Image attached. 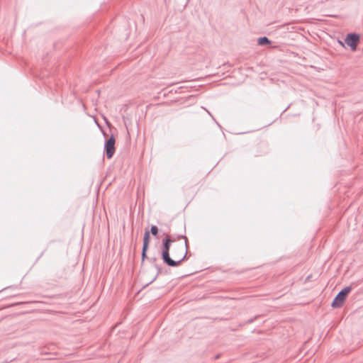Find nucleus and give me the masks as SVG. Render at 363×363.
Here are the masks:
<instances>
[{"instance_id": "2", "label": "nucleus", "mask_w": 363, "mask_h": 363, "mask_svg": "<svg viewBox=\"0 0 363 363\" xmlns=\"http://www.w3.org/2000/svg\"><path fill=\"white\" fill-rule=\"evenodd\" d=\"M351 290L352 287L350 286H347L342 289L340 291H339L338 294L334 298L331 303V306L334 308H340L343 305L347 296H348Z\"/></svg>"}, {"instance_id": "11", "label": "nucleus", "mask_w": 363, "mask_h": 363, "mask_svg": "<svg viewBox=\"0 0 363 363\" xmlns=\"http://www.w3.org/2000/svg\"><path fill=\"white\" fill-rule=\"evenodd\" d=\"M156 260V258H152V261H155Z\"/></svg>"}, {"instance_id": "5", "label": "nucleus", "mask_w": 363, "mask_h": 363, "mask_svg": "<svg viewBox=\"0 0 363 363\" xmlns=\"http://www.w3.org/2000/svg\"><path fill=\"white\" fill-rule=\"evenodd\" d=\"M186 252V243L184 245L179 244L176 245L172 251V256L175 259L174 260H179L182 258L183 255Z\"/></svg>"}, {"instance_id": "3", "label": "nucleus", "mask_w": 363, "mask_h": 363, "mask_svg": "<svg viewBox=\"0 0 363 363\" xmlns=\"http://www.w3.org/2000/svg\"><path fill=\"white\" fill-rule=\"evenodd\" d=\"M115 138L113 135H111L108 139L105 141L104 144V152L108 159H111L115 153Z\"/></svg>"}, {"instance_id": "10", "label": "nucleus", "mask_w": 363, "mask_h": 363, "mask_svg": "<svg viewBox=\"0 0 363 363\" xmlns=\"http://www.w3.org/2000/svg\"><path fill=\"white\" fill-rule=\"evenodd\" d=\"M155 267L157 270V274L154 277V278L150 281V283H152L157 277V276L160 274L161 272V269L159 266H157V264H155Z\"/></svg>"}, {"instance_id": "7", "label": "nucleus", "mask_w": 363, "mask_h": 363, "mask_svg": "<svg viewBox=\"0 0 363 363\" xmlns=\"http://www.w3.org/2000/svg\"><path fill=\"white\" fill-rule=\"evenodd\" d=\"M150 240V232L149 230H145L143 236V247H148Z\"/></svg>"}, {"instance_id": "8", "label": "nucleus", "mask_w": 363, "mask_h": 363, "mask_svg": "<svg viewBox=\"0 0 363 363\" xmlns=\"http://www.w3.org/2000/svg\"><path fill=\"white\" fill-rule=\"evenodd\" d=\"M147 249H148V247H143V248H142V253H141L142 262H143L145 259L147 258Z\"/></svg>"}, {"instance_id": "4", "label": "nucleus", "mask_w": 363, "mask_h": 363, "mask_svg": "<svg viewBox=\"0 0 363 363\" xmlns=\"http://www.w3.org/2000/svg\"><path fill=\"white\" fill-rule=\"evenodd\" d=\"M359 35L356 33H349L345 38V43L350 47L352 50L357 49V46L359 42Z\"/></svg>"}, {"instance_id": "1", "label": "nucleus", "mask_w": 363, "mask_h": 363, "mask_svg": "<svg viewBox=\"0 0 363 363\" xmlns=\"http://www.w3.org/2000/svg\"><path fill=\"white\" fill-rule=\"evenodd\" d=\"M178 238H184L186 239V252L183 255L182 258L179 260H174L169 256V249L170 245L173 242L172 239H170L168 236L166 237L165 239L162 240V259L167 265L169 267H178L182 262H183L187 254L188 249V242L187 238L185 235H179Z\"/></svg>"}, {"instance_id": "6", "label": "nucleus", "mask_w": 363, "mask_h": 363, "mask_svg": "<svg viewBox=\"0 0 363 363\" xmlns=\"http://www.w3.org/2000/svg\"><path fill=\"white\" fill-rule=\"evenodd\" d=\"M257 43L259 45L261 46L269 45L271 44V41L269 40L268 38L263 36L257 39Z\"/></svg>"}, {"instance_id": "9", "label": "nucleus", "mask_w": 363, "mask_h": 363, "mask_svg": "<svg viewBox=\"0 0 363 363\" xmlns=\"http://www.w3.org/2000/svg\"><path fill=\"white\" fill-rule=\"evenodd\" d=\"M150 232L152 235L156 236L158 233V228L156 225H152L150 228Z\"/></svg>"}]
</instances>
